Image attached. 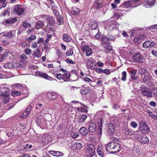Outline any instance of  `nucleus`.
<instances>
[{
    "mask_svg": "<svg viewBox=\"0 0 157 157\" xmlns=\"http://www.w3.org/2000/svg\"><path fill=\"white\" fill-rule=\"evenodd\" d=\"M106 151L110 153H115L119 152L121 149V145L118 140L109 143L106 145Z\"/></svg>",
    "mask_w": 157,
    "mask_h": 157,
    "instance_id": "obj_1",
    "label": "nucleus"
},
{
    "mask_svg": "<svg viewBox=\"0 0 157 157\" xmlns=\"http://www.w3.org/2000/svg\"><path fill=\"white\" fill-rule=\"evenodd\" d=\"M142 95L148 98L152 97V93L150 89L144 85H142L140 87Z\"/></svg>",
    "mask_w": 157,
    "mask_h": 157,
    "instance_id": "obj_2",
    "label": "nucleus"
},
{
    "mask_svg": "<svg viewBox=\"0 0 157 157\" xmlns=\"http://www.w3.org/2000/svg\"><path fill=\"white\" fill-rule=\"evenodd\" d=\"M84 151L87 156L91 157L94 155L95 147L94 146L90 144L86 146L84 148Z\"/></svg>",
    "mask_w": 157,
    "mask_h": 157,
    "instance_id": "obj_3",
    "label": "nucleus"
},
{
    "mask_svg": "<svg viewBox=\"0 0 157 157\" xmlns=\"http://www.w3.org/2000/svg\"><path fill=\"white\" fill-rule=\"evenodd\" d=\"M101 44L106 50L109 51H111L112 49V47L110 45V43L108 38L105 36H103L101 38Z\"/></svg>",
    "mask_w": 157,
    "mask_h": 157,
    "instance_id": "obj_4",
    "label": "nucleus"
},
{
    "mask_svg": "<svg viewBox=\"0 0 157 157\" xmlns=\"http://www.w3.org/2000/svg\"><path fill=\"white\" fill-rule=\"evenodd\" d=\"M9 94V92L7 91H0V99L2 100L5 103L7 102L10 99Z\"/></svg>",
    "mask_w": 157,
    "mask_h": 157,
    "instance_id": "obj_5",
    "label": "nucleus"
},
{
    "mask_svg": "<svg viewBox=\"0 0 157 157\" xmlns=\"http://www.w3.org/2000/svg\"><path fill=\"white\" fill-rule=\"evenodd\" d=\"M132 59L133 61L137 63H143L145 61V58L139 52L133 55Z\"/></svg>",
    "mask_w": 157,
    "mask_h": 157,
    "instance_id": "obj_6",
    "label": "nucleus"
},
{
    "mask_svg": "<svg viewBox=\"0 0 157 157\" xmlns=\"http://www.w3.org/2000/svg\"><path fill=\"white\" fill-rule=\"evenodd\" d=\"M15 35V32L13 31L10 30L7 32H2L0 33V37L1 39H4L3 37H6L8 38H13Z\"/></svg>",
    "mask_w": 157,
    "mask_h": 157,
    "instance_id": "obj_7",
    "label": "nucleus"
},
{
    "mask_svg": "<svg viewBox=\"0 0 157 157\" xmlns=\"http://www.w3.org/2000/svg\"><path fill=\"white\" fill-rule=\"evenodd\" d=\"M48 16L47 15H43L42 16V17H44L47 18L48 24L46 27L48 28H50L51 26H53L55 23V20L53 17H48Z\"/></svg>",
    "mask_w": 157,
    "mask_h": 157,
    "instance_id": "obj_8",
    "label": "nucleus"
},
{
    "mask_svg": "<svg viewBox=\"0 0 157 157\" xmlns=\"http://www.w3.org/2000/svg\"><path fill=\"white\" fill-rule=\"evenodd\" d=\"M139 129L144 133H147L149 131V128L147 124L140 122L139 126Z\"/></svg>",
    "mask_w": 157,
    "mask_h": 157,
    "instance_id": "obj_9",
    "label": "nucleus"
},
{
    "mask_svg": "<svg viewBox=\"0 0 157 157\" xmlns=\"http://www.w3.org/2000/svg\"><path fill=\"white\" fill-rule=\"evenodd\" d=\"M96 126L95 123L91 122L89 124L88 127V130L91 132H94L96 131Z\"/></svg>",
    "mask_w": 157,
    "mask_h": 157,
    "instance_id": "obj_10",
    "label": "nucleus"
},
{
    "mask_svg": "<svg viewBox=\"0 0 157 157\" xmlns=\"http://www.w3.org/2000/svg\"><path fill=\"white\" fill-rule=\"evenodd\" d=\"M14 11L18 15H20L23 13L24 9L22 6L17 5L15 7Z\"/></svg>",
    "mask_w": 157,
    "mask_h": 157,
    "instance_id": "obj_11",
    "label": "nucleus"
},
{
    "mask_svg": "<svg viewBox=\"0 0 157 157\" xmlns=\"http://www.w3.org/2000/svg\"><path fill=\"white\" fill-rule=\"evenodd\" d=\"M143 82L145 83L151 81L152 79V77L151 74L148 73L144 75V76L143 77Z\"/></svg>",
    "mask_w": 157,
    "mask_h": 157,
    "instance_id": "obj_12",
    "label": "nucleus"
},
{
    "mask_svg": "<svg viewBox=\"0 0 157 157\" xmlns=\"http://www.w3.org/2000/svg\"><path fill=\"white\" fill-rule=\"evenodd\" d=\"M18 63L15 62H11L6 63L4 67L6 68H14L18 66Z\"/></svg>",
    "mask_w": 157,
    "mask_h": 157,
    "instance_id": "obj_13",
    "label": "nucleus"
},
{
    "mask_svg": "<svg viewBox=\"0 0 157 157\" xmlns=\"http://www.w3.org/2000/svg\"><path fill=\"white\" fill-rule=\"evenodd\" d=\"M87 117V116L85 114H80L78 118L77 122L78 124H81L84 122Z\"/></svg>",
    "mask_w": 157,
    "mask_h": 157,
    "instance_id": "obj_14",
    "label": "nucleus"
},
{
    "mask_svg": "<svg viewBox=\"0 0 157 157\" xmlns=\"http://www.w3.org/2000/svg\"><path fill=\"white\" fill-rule=\"evenodd\" d=\"M98 123V128L99 131V135L101 134L102 128V117L98 118L97 120Z\"/></svg>",
    "mask_w": 157,
    "mask_h": 157,
    "instance_id": "obj_15",
    "label": "nucleus"
},
{
    "mask_svg": "<svg viewBox=\"0 0 157 157\" xmlns=\"http://www.w3.org/2000/svg\"><path fill=\"white\" fill-rule=\"evenodd\" d=\"M87 60L86 64L87 66L90 68H93L94 62L95 61V59H94L92 58H90L89 59H87Z\"/></svg>",
    "mask_w": 157,
    "mask_h": 157,
    "instance_id": "obj_16",
    "label": "nucleus"
},
{
    "mask_svg": "<svg viewBox=\"0 0 157 157\" xmlns=\"http://www.w3.org/2000/svg\"><path fill=\"white\" fill-rule=\"evenodd\" d=\"M115 128V126L113 123H110L109 124L108 132L110 135L113 134Z\"/></svg>",
    "mask_w": 157,
    "mask_h": 157,
    "instance_id": "obj_17",
    "label": "nucleus"
},
{
    "mask_svg": "<svg viewBox=\"0 0 157 157\" xmlns=\"http://www.w3.org/2000/svg\"><path fill=\"white\" fill-rule=\"evenodd\" d=\"M17 21V19L16 17L13 18L11 17L9 18V19L5 20V23L8 24V25H11L12 24L14 23Z\"/></svg>",
    "mask_w": 157,
    "mask_h": 157,
    "instance_id": "obj_18",
    "label": "nucleus"
},
{
    "mask_svg": "<svg viewBox=\"0 0 157 157\" xmlns=\"http://www.w3.org/2000/svg\"><path fill=\"white\" fill-rule=\"evenodd\" d=\"M44 25V22L41 20L38 21L37 22L35 26V29H39L41 28L42 26Z\"/></svg>",
    "mask_w": 157,
    "mask_h": 157,
    "instance_id": "obj_19",
    "label": "nucleus"
},
{
    "mask_svg": "<svg viewBox=\"0 0 157 157\" xmlns=\"http://www.w3.org/2000/svg\"><path fill=\"white\" fill-rule=\"evenodd\" d=\"M39 75L40 77L48 80H54L52 78L48 76L47 74L45 73H40Z\"/></svg>",
    "mask_w": 157,
    "mask_h": 157,
    "instance_id": "obj_20",
    "label": "nucleus"
},
{
    "mask_svg": "<svg viewBox=\"0 0 157 157\" xmlns=\"http://www.w3.org/2000/svg\"><path fill=\"white\" fill-rule=\"evenodd\" d=\"M90 90L88 88L83 87L80 90L81 93L82 95H86L90 91Z\"/></svg>",
    "mask_w": 157,
    "mask_h": 157,
    "instance_id": "obj_21",
    "label": "nucleus"
},
{
    "mask_svg": "<svg viewBox=\"0 0 157 157\" xmlns=\"http://www.w3.org/2000/svg\"><path fill=\"white\" fill-rule=\"evenodd\" d=\"M50 138V136L49 135L47 134L44 135L42 136L41 141L45 143H47L49 140Z\"/></svg>",
    "mask_w": 157,
    "mask_h": 157,
    "instance_id": "obj_22",
    "label": "nucleus"
},
{
    "mask_svg": "<svg viewBox=\"0 0 157 157\" xmlns=\"http://www.w3.org/2000/svg\"><path fill=\"white\" fill-rule=\"evenodd\" d=\"M47 96L50 100H54L56 97V94L55 93H50L47 94Z\"/></svg>",
    "mask_w": 157,
    "mask_h": 157,
    "instance_id": "obj_23",
    "label": "nucleus"
},
{
    "mask_svg": "<svg viewBox=\"0 0 157 157\" xmlns=\"http://www.w3.org/2000/svg\"><path fill=\"white\" fill-rule=\"evenodd\" d=\"M79 132L82 135H86L88 132L87 129L85 127H82L80 128L79 130Z\"/></svg>",
    "mask_w": 157,
    "mask_h": 157,
    "instance_id": "obj_24",
    "label": "nucleus"
},
{
    "mask_svg": "<svg viewBox=\"0 0 157 157\" xmlns=\"http://www.w3.org/2000/svg\"><path fill=\"white\" fill-rule=\"evenodd\" d=\"M98 24V22L97 21H93L92 22L90 25L91 29L92 30L95 29L97 27Z\"/></svg>",
    "mask_w": 157,
    "mask_h": 157,
    "instance_id": "obj_25",
    "label": "nucleus"
},
{
    "mask_svg": "<svg viewBox=\"0 0 157 157\" xmlns=\"http://www.w3.org/2000/svg\"><path fill=\"white\" fill-rule=\"evenodd\" d=\"M132 1H127L124 2L123 3V5L125 8H128L132 6Z\"/></svg>",
    "mask_w": 157,
    "mask_h": 157,
    "instance_id": "obj_26",
    "label": "nucleus"
},
{
    "mask_svg": "<svg viewBox=\"0 0 157 157\" xmlns=\"http://www.w3.org/2000/svg\"><path fill=\"white\" fill-rule=\"evenodd\" d=\"M63 39L64 41L66 42H70L71 39L67 34H64L63 35Z\"/></svg>",
    "mask_w": 157,
    "mask_h": 157,
    "instance_id": "obj_27",
    "label": "nucleus"
},
{
    "mask_svg": "<svg viewBox=\"0 0 157 157\" xmlns=\"http://www.w3.org/2000/svg\"><path fill=\"white\" fill-rule=\"evenodd\" d=\"M80 11V10L78 8L75 7L73 8L71 11V13L74 15H78Z\"/></svg>",
    "mask_w": 157,
    "mask_h": 157,
    "instance_id": "obj_28",
    "label": "nucleus"
},
{
    "mask_svg": "<svg viewBox=\"0 0 157 157\" xmlns=\"http://www.w3.org/2000/svg\"><path fill=\"white\" fill-rule=\"evenodd\" d=\"M33 55L38 58L40 57L41 56L40 54V51L38 48H37L33 51Z\"/></svg>",
    "mask_w": 157,
    "mask_h": 157,
    "instance_id": "obj_29",
    "label": "nucleus"
},
{
    "mask_svg": "<svg viewBox=\"0 0 157 157\" xmlns=\"http://www.w3.org/2000/svg\"><path fill=\"white\" fill-rule=\"evenodd\" d=\"M70 76V74L69 72H67L62 75L63 80H64V81H66L69 78Z\"/></svg>",
    "mask_w": 157,
    "mask_h": 157,
    "instance_id": "obj_30",
    "label": "nucleus"
},
{
    "mask_svg": "<svg viewBox=\"0 0 157 157\" xmlns=\"http://www.w3.org/2000/svg\"><path fill=\"white\" fill-rule=\"evenodd\" d=\"M125 134L126 136H131L133 134V132L131 129L127 128H126Z\"/></svg>",
    "mask_w": 157,
    "mask_h": 157,
    "instance_id": "obj_31",
    "label": "nucleus"
},
{
    "mask_svg": "<svg viewBox=\"0 0 157 157\" xmlns=\"http://www.w3.org/2000/svg\"><path fill=\"white\" fill-rule=\"evenodd\" d=\"M141 142L144 144H147L149 142V140L147 137L146 136H144L141 138Z\"/></svg>",
    "mask_w": 157,
    "mask_h": 157,
    "instance_id": "obj_32",
    "label": "nucleus"
},
{
    "mask_svg": "<svg viewBox=\"0 0 157 157\" xmlns=\"http://www.w3.org/2000/svg\"><path fill=\"white\" fill-rule=\"evenodd\" d=\"M56 19L57 24L58 25H59L63 23V19L62 16H60L56 18Z\"/></svg>",
    "mask_w": 157,
    "mask_h": 157,
    "instance_id": "obj_33",
    "label": "nucleus"
},
{
    "mask_svg": "<svg viewBox=\"0 0 157 157\" xmlns=\"http://www.w3.org/2000/svg\"><path fill=\"white\" fill-rule=\"evenodd\" d=\"M36 37L35 35H31L29 37H27L26 38V40L29 42H31V41L36 39Z\"/></svg>",
    "mask_w": 157,
    "mask_h": 157,
    "instance_id": "obj_34",
    "label": "nucleus"
},
{
    "mask_svg": "<svg viewBox=\"0 0 157 157\" xmlns=\"http://www.w3.org/2000/svg\"><path fill=\"white\" fill-rule=\"evenodd\" d=\"M122 77L121 80L123 81H125L126 80L127 77V73L126 71H123L122 73Z\"/></svg>",
    "mask_w": 157,
    "mask_h": 157,
    "instance_id": "obj_35",
    "label": "nucleus"
},
{
    "mask_svg": "<svg viewBox=\"0 0 157 157\" xmlns=\"http://www.w3.org/2000/svg\"><path fill=\"white\" fill-rule=\"evenodd\" d=\"M147 41L149 44V48H151L155 46L156 44V43L152 40H147Z\"/></svg>",
    "mask_w": 157,
    "mask_h": 157,
    "instance_id": "obj_36",
    "label": "nucleus"
},
{
    "mask_svg": "<svg viewBox=\"0 0 157 157\" xmlns=\"http://www.w3.org/2000/svg\"><path fill=\"white\" fill-rule=\"evenodd\" d=\"M75 149L76 150H80L82 148L81 144L79 143H76L75 145Z\"/></svg>",
    "mask_w": 157,
    "mask_h": 157,
    "instance_id": "obj_37",
    "label": "nucleus"
},
{
    "mask_svg": "<svg viewBox=\"0 0 157 157\" xmlns=\"http://www.w3.org/2000/svg\"><path fill=\"white\" fill-rule=\"evenodd\" d=\"M21 92L19 91L14 90L13 92H12L11 94L12 96L14 97L15 96H19L20 95Z\"/></svg>",
    "mask_w": 157,
    "mask_h": 157,
    "instance_id": "obj_38",
    "label": "nucleus"
},
{
    "mask_svg": "<svg viewBox=\"0 0 157 157\" xmlns=\"http://www.w3.org/2000/svg\"><path fill=\"white\" fill-rule=\"evenodd\" d=\"M6 0H0V3L2 4V6L0 5V9H1L2 7L4 8L6 6V3L5 2Z\"/></svg>",
    "mask_w": 157,
    "mask_h": 157,
    "instance_id": "obj_39",
    "label": "nucleus"
},
{
    "mask_svg": "<svg viewBox=\"0 0 157 157\" xmlns=\"http://www.w3.org/2000/svg\"><path fill=\"white\" fill-rule=\"evenodd\" d=\"M22 26L25 29H26L28 27H30L31 25L30 24L28 23V22H27L26 21H24L22 23Z\"/></svg>",
    "mask_w": 157,
    "mask_h": 157,
    "instance_id": "obj_40",
    "label": "nucleus"
},
{
    "mask_svg": "<svg viewBox=\"0 0 157 157\" xmlns=\"http://www.w3.org/2000/svg\"><path fill=\"white\" fill-rule=\"evenodd\" d=\"M147 40L145 41L143 44V47L145 49L149 48Z\"/></svg>",
    "mask_w": 157,
    "mask_h": 157,
    "instance_id": "obj_41",
    "label": "nucleus"
},
{
    "mask_svg": "<svg viewBox=\"0 0 157 157\" xmlns=\"http://www.w3.org/2000/svg\"><path fill=\"white\" fill-rule=\"evenodd\" d=\"M131 78L133 81H137L139 79V77L136 75L131 76Z\"/></svg>",
    "mask_w": 157,
    "mask_h": 157,
    "instance_id": "obj_42",
    "label": "nucleus"
},
{
    "mask_svg": "<svg viewBox=\"0 0 157 157\" xmlns=\"http://www.w3.org/2000/svg\"><path fill=\"white\" fill-rule=\"evenodd\" d=\"M25 53L27 55H30L31 54L32 51L31 49L26 48L25 49Z\"/></svg>",
    "mask_w": 157,
    "mask_h": 157,
    "instance_id": "obj_43",
    "label": "nucleus"
},
{
    "mask_svg": "<svg viewBox=\"0 0 157 157\" xmlns=\"http://www.w3.org/2000/svg\"><path fill=\"white\" fill-rule=\"evenodd\" d=\"M94 5L96 8H99L101 7V3L99 2L98 1L97 2H95Z\"/></svg>",
    "mask_w": 157,
    "mask_h": 157,
    "instance_id": "obj_44",
    "label": "nucleus"
},
{
    "mask_svg": "<svg viewBox=\"0 0 157 157\" xmlns=\"http://www.w3.org/2000/svg\"><path fill=\"white\" fill-rule=\"evenodd\" d=\"M97 152L98 154L101 157H104V153L101 150L98 149Z\"/></svg>",
    "mask_w": 157,
    "mask_h": 157,
    "instance_id": "obj_45",
    "label": "nucleus"
},
{
    "mask_svg": "<svg viewBox=\"0 0 157 157\" xmlns=\"http://www.w3.org/2000/svg\"><path fill=\"white\" fill-rule=\"evenodd\" d=\"M91 48H90L89 46L87 45H85L83 47L82 49L83 51L84 52H86L88 50L90 49Z\"/></svg>",
    "mask_w": 157,
    "mask_h": 157,
    "instance_id": "obj_46",
    "label": "nucleus"
},
{
    "mask_svg": "<svg viewBox=\"0 0 157 157\" xmlns=\"http://www.w3.org/2000/svg\"><path fill=\"white\" fill-rule=\"evenodd\" d=\"M2 41V44L5 46L9 45L10 44V42L8 40H4Z\"/></svg>",
    "mask_w": 157,
    "mask_h": 157,
    "instance_id": "obj_47",
    "label": "nucleus"
},
{
    "mask_svg": "<svg viewBox=\"0 0 157 157\" xmlns=\"http://www.w3.org/2000/svg\"><path fill=\"white\" fill-rule=\"evenodd\" d=\"M125 12V11L124 10L123 11V10H119V11L118 12V13H117L116 14V15L118 17V18H119L120 16H122V14L123 13H121V12H123L124 13V12Z\"/></svg>",
    "mask_w": 157,
    "mask_h": 157,
    "instance_id": "obj_48",
    "label": "nucleus"
},
{
    "mask_svg": "<svg viewBox=\"0 0 157 157\" xmlns=\"http://www.w3.org/2000/svg\"><path fill=\"white\" fill-rule=\"evenodd\" d=\"M144 6L146 8L151 7L150 2L147 1L144 2Z\"/></svg>",
    "mask_w": 157,
    "mask_h": 157,
    "instance_id": "obj_49",
    "label": "nucleus"
},
{
    "mask_svg": "<svg viewBox=\"0 0 157 157\" xmlns=\"http://www.w3.org/2000/svg\"><path fill=\"white\" fill-rule=\"evenodd\" d=\"M24 150H25V147H23V146H22L21 147L18 148L17 149V151L19 152L20 153H22L24 152Z\"/></svg>",
    "mask_w": 157,
    "mask_h": 157,
    "instance_id": "obj_50",
    "label": "nucleus"
},
{
    "mask_svg": "<svg viewBox=\"0 0 157 157\" xmlns=\"http://www.w3.org/2000/svg\"><path fill=\"white\" fill-rule=\"evenodd\" d=\"M130 125L132 127L134 128H136L137 126L136 123L135 121H132L130 123Z\"/></svg>",
    "mask_w": 157,
    "mask_h": 157,
    "instance_id": "obj_51",
    "label": "nucleus"
},
{
    "mask_svg": "<svg viewBox=\"0 0 157 157\" xmlns=\"http://www.w3.org/2000/svg\"><path fill=\"white\" fill-rule=\"evenodd\" d=\"M15 104L13 103H11L9 104L6 108V109L9 110L13 108V107L15 105Z\"/></svg>",
    "mask_w": 157,
    "mask_h": 157,
    "instance_id": "obj_52",
    "label": "nucleus"
},
{
    "mask_svg": "<svg viewBox=\"0 0 157 157\" xmlns=\"http://www.w3.org/2000/svg\"><path fill=\"white\" fill-rule=\"evenodd\" d=\"M52 37V36L51 35H48L47 36V38L46 40V44H48V43L50 39Z\"/></svg>",
    "mask_w": 157,
    "mask_h": 157,
    "instance_id": "obj_53",
    "label": "nucleus"
},
{
    "mask_svg": "<svg viewBox=\"0 0 157 157\" xmlns=\"http://www.w3.org/2000/svg\"><path fill=\"white\" fill-rule=\"evenodd\" d=\"M73 54V50L70 49L69 51H67L66 52V54L68 56H69L72 55Z\"/></svg>",
    "mask_w": 157,
    "mask_h": 157,
    "instance_id": "obj_54",
    "label": "nucleus"
},
{
    "mask_svg": "<svg viewBox=\"0 0 157 157\" xmlns=\"http://www.w3.org/2000/svg\"><path fill=\"white\" fill-rule=\"evenodd\" d=\"M83 80L86 82H89L91 81V80L90 78L87 76H85L83 78Z\"/></svg>",
    "mask_w": 157,
    "mask_h": 157,
    "instance_id": "obj_55",
    "label": "nucleus"
},
{
    "mask_svg": "<svg viewBox=\"0 0 157 157\" xmlns=\"http://www.w3.org/2000/svg\"><path fill=\"white\" fill-rule=\"evenodd\" d=\"M104 74L107 75H109L111 73L110 70L109 69H105L104 70H103V72Z\"/></svg>",
    "mask_w": 157,
    "mask_h": 157,
    "instance_id": "obj_56",
    "label": "nucleus"
},
{
    "mask_svg": "<svg viewBox=\"0 0 157 157\" xmlns=\"http://www.w3.org/2000/svg\"><path fill=\"white\" fill-rule=\"evenodd\" d=\"M56 77L59 80L63 79L62 75L60 73L56 74Z\"/></svg>",
    "mask_w": 157,
    "mask_h": 157,
    "instance_id": "obj_57",
    "label": "nucleus"
},
{
    "mask_svg": "<svg viewBox=\"0 0 157 157\" xmlns=\"http://www.w3.org/2000/svg\"><path fill=\"white\" fill-rule=\"evenodd\" d=\"M29 115L26 112H24L21 116L20 117L21 118H25Z\"/></svg>",
    "mask_w": 157,
    "mask_h": 157,
    "instance_id": "obj_58",
    "label": "nucleus"
},
{
    "mask_svg": "<svg viewBox=\"0 0 157 157\" xmlns=\"http://www.w3.org/2000/svg\"><path fill=\"white\" fill-rule=\"evenodd\" d=\"M95 71L98 73H101L103 72V70L100 68H96Z\"/></svg>",
    "mask_w": 157,
    "mask_h": 157,
    "instance_id": "obj_59",
    "label": "nucleus"
},
{
    "mask_svg": "<svg viewBox=\"0 0 157 157\" xmlns=\"http://www.w3.org/2000/svg\"><path fill=\"white\" fill-rule=\"evenodd\" d=\"M67 62L69 63L74 64H75V62L71 59H67L66 60Z\"/></svg>",
    "mask_w": 157,
    "mask_h": 157,
    "instance_id": "obj_60",
    "label": "nucleus"
},
{
    "mask_svg": "<svg viewBox=\"0 0 157 157\" xmlns=\"http://www.w3.org/2000/svg\"><path fill=\"white\" fill-rule=\"evenodd\" d=\"M129 72L130 74H131L132 75H136V71L135 70H131L129 71Z\"/></svg>",
    "mask_w": 157,
    "mask_h": 157,
    "instance_id": "obj_61",
    "label": "nucleus"
},
{
    "mask_svg": "<svg viewBox=\"0 0 157 157\" xmlns=\"http://www.w3.org/2000/svg\"><path fill=\"white\" fill-rule=\"evenodd\" d=\"M86 55L87 56H90L91 55H92V51H91V49H90L88 50L87 52H86Z\"/></svg>",
    "mask_w": 157,
    "mask_h": 157,
    "instance_id": "obj_62",
    "label": "nucleus"
},
{
    "mask_svg": "<svg viewBox=\"0 0 157 157\" xmlns=\"http://www.w3.org/2000/svg\"><path fill=\"white\" fill-rule=\"evenodd\" d=\"M71 135L75 139L78 136V134L77 132H73L72 133Z\"/></svg>",
    "mask_w": 157,
    "mask_h": 157,
    "instance_id": "obj_63",
    "label": "nucleus"
},
{
    "mask_svg": "<svg viewBox=\"0 0 157 157\" xmlns=\"http://www.w3.org/2000/svg\"><path fill=\"white\" fill-rule=\"evenodd\" d=\"M107 38H108V39L109 40V41L110 40L113 41L115 39V37L113 36H112L111 35L109 36L108 37H107Z\"/></svg>",
    "mask_w": 157,
    "mask_h": 157,
    "instance_id": "obj_64",
    "label": "nucleus"
}]
</instances>
